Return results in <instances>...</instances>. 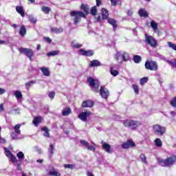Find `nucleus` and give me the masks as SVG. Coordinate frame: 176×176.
Masks as SVG:
<instances>
[{
  "label": "nucleus",
  "instance_id": "53",
  "mask_svg": "<svg viewBox=\"0 0 176 176\" xmlns=\"http://www.w3.org/2000/svg\"><path fill=\"white\" fill-rule=\"evenodd\" d=\"M10 157L12 163H16V162H17V158H16V156L13 155V154L11 155Z\"/></svg>",
  "mask_w": 176,
  "mask_h": 176
},
{
  "label": "nucleus",
  "instance_id": "7",
  "mask_svg": "<svg viewBox=\"0 0 176 176\" xmlns=\"http://www.w3.org/2000/svg\"><path fill=\"white\" fill-rule=\"evenodd\" d=\"M19 50L20 53H21V54H25V56L28 57L30 61H34V60L32 59V57H34V51L32 50L21 47L19 48Z\"/></svg>",
  "mask_w": 176,
  "mask_h": 176
},
{
  "label": "nucleus",
  "instance_id": "5",
  "mask_svg": "<svg viewBox=\"0 0 176 176\" xmlns=\"http://www.w3.org/2000/svg\"><path fill=\"white\" fill-rule=\"evenodd\" d=\"M87 82L89 85V87L92 89L93 91L95 93H98L100 87V81L97 79L93 78V77H89L87 78Z\"/></svg>",
  "mask_w": 176,
  "mask_h": 176
},
{
  "label": "nucleus",
  "instance_id": "41",
  "mask_svg": "<svg viewBox=\"0 0 176 176\" xmlns=\"http://www.w3.org/2000/svg\"><path fill=\"white\" fill-rule=\"evenodd\" d=\"M94 55V51L93 50H87L85 52V56L86 57H91V56Z\"/></svg>",
  "mask_w": 176,
  "mask_h": 176
},
{
  "label": "nucleus",
  "instance_id": "1",
  "mask_svg": "<svg viewBox=\"0 0 176 176\" xmlns=\"http://www.w3.org/2000/svg\"><path fill=\"white\" fill-rule=\"evenodd\" d=\"M70 16L72 20L74 21V25H76L82 21V19H86V14L83 13L82 11H72L70 12Z\"/></svg>",
  "mask_w": 176,
  "mask_h": 176
},
{
  "label": "nucleus",
  "instance_id": "12",
  "mask_svg": "<svg viewBox=\"0 0 176 176\" xmlns=\"http://www.w3.org/2000/svg\"><path fill=\"white\" fill-rule=\"evenodd\" d=\"M99 91L102 98H108V96H109V92L108 91V89H107L105 87H100V89L99 90Z\"/></svg>",
  "mask_w": 176,
  "mask_h": 176
},
{
  "label": "nucleus",
  "instance_id": "47",
  "mask_svg": "<svg viewBox=\"0 0 176 176\" xmlns=\"http://www.w3.org/2000/svg\"><path fill=\"white\" fill-rule=\"evenodd\" d=\"M29 20H30V23H32V24H35L37 21L35 17H34V16H32V15L29 16Z\"/></svg>",
  "mask_w": 176,
  "mask_h": 176
},
{
  "label": "nucleus",
  "instance_id": "36",
  "mask_svg": "<svg viewBox=\"0 0 176 176\" xmlns=\"http://www.w3.org/2000/svg\"><path fill=\"white\" fill-rule=\"evenodd\" d=\"M155 146H157L158 148H160L163 145V143L162 142V140L157 138L155 140Z\"/></svg>",
  "mask_w": 176,
  "mask_h": 176
},
{
  "label": "nucleus",
  "instance_id": "54",
  "mask_svg": "<svg viewBox=\"0 0 176 176\" xmlns=\"http://www.w3.org/2000/svg\"><path fill=\"white\" fill-rule=\"evenodd\" d=\"M80 142L83 145V146H86L87 148L89 146V142H87L86 140H81Z\"/></svg>",
  "mask_w": 176,
  "mask_h": 176
},
{
  "label": "nucleus",
  "instance_id": "50",
  "mask_svg": "<svg viewBox=\"0 0 176 176\" xmlns=\"http://www.w3.org/2000/svg\"><path fill=\"white\" fill-rule=\"evenodd\" d=\"M72 47L74 49H79L80 47H82V44H79V43H72Z\"/></svg>",
  "mask_w": 176,
  "mask_h": 176
},
{
  "label": "nucleus",
  "instance_id": "28",
  "mask_svg": "<svg viewBox=\"0 0 176 176\" xmlns=\"http://www.w3.org/2000/svg\"><path fill=\"white\" fill-rule=\"evenodd\" d=\"M25 34H27V29H25V26H21V29L19 30V35H21V36H25Z\"/></svg>",
  "mask_w": 176,
  "mask_h": 176
},
{
  "label": "nucleus",
  "instance_id": "11",
  "mask_svg": "<svg viewBox=\"0 0 176 176\" xmlns=\"http://www.w3.org/2000/svg\"><path fill=\"white\" fill-rule=\"evenodd\" d=\"M134 146H135V143L131 139L122 144V149H129V148H134Z\"/></svg>",
  "mask_w": 176,
  "mask_h": 176
},
{
  "label": "nucleus",
  "instance_id": "60",
  "mask_svg": "<svg viewBox=\"0 0 176 176\" xmlns=\"http://www.w3.org/2000/svg\"><path fill=\"white\" fill-rule=\"evenodd\" d=\"M5 111V107H3V104H0V112H3Z\"/></svg>",
  "mask_w": 176,
  "mask_h": 176
},
{
  "label": "nucleus",
  "instance_id": "40",
  "mask_svg": "<svg viewBox=\"0 0 176 176\" xmlns=\"http://www.w3.org/2000/svg\"><path fill=\"white\" fill-rule=\"evenodd\" d=\"M110 74L113 76H118V75H119V72L116 71V69H113V68L111 67L110 68Z\"/></svg>",
  "mask_w": 176,
  "mask_h": 176
},
{
  "label": "nucleus",
  "instance_id": "59",
  "mask_svg": "<svg viewBox=\"0 0 176 176\" xmlns=\"http://www.w3.org/2000/svg\"><path fill=\"white\" fill-rule=\"evenodd\" d=\"M44 41L47 42V43H52V39L49 37H44Z\"/></svg>",
  "mask_w": 176,
  "mask_h": 176
},
{
  "label": "nucleus",
  "instance_id": "38",
  "mask_svg": "<svg viewBox=\"0 0 176 176\" xmlns=\"http://www.w3.org/2000/svg\"><path fill=\"white\" fill-rule=\"evenodd\" d=\"M50 8L47 6H43L42 8V12H43V13H45V14H49V13H50Z\"/></svg>",
  "mask_w": 176,
  "mask_h": 176
},
{
  "label": "nucleus",
  "instance_id": "14",
  "mask_svg": "<svg viewBox=\"0 0 176 176\" xmlns=\"http://www.w3.org/2000/svg\"><path fill=\"white\" fill-rule=\"evenodd\" d=\"M103 149L107 152V153H112V150L111 149V145L107 144L105 142L102 140L101 142Z\"/></svg>",
  "mask_w": 176,
  "mask_h": 176
},
{
  "label": "nucleus",
  "instance_id": "56",
  "mask_svg": "<svg viewBox=\"0 0 176 176\" xmlns=\"http://www.w3.org/2000/svg\"><path fill=\"white\" fill-rule=\"evenodd\" d=\"M14 112L15 115H19L20 113V109H14L11 111V112Z\"/></svg>",
  "mask_w": 176,
  "mask_h": 176
},
{
  "label": "nucleus",
  "instance_id": "25",
  "mask_svg": "<svg viewBox=\"0 0 176 176\" xmlns=\"http://www.w3.org/2000/svg\"><path fill=\"white\" fill-rule=\"evenodd\" d=\"M51 31L54 34H61L63 30L62 28H51Z\"/></svg>",
  "mask_w": 176,
  "mask_h": 176
},
{
  "label": "nucleus",
  "instance_id": "8",
  "mask_svg": "<svg viewBox=\"0 0 176 176\" xmlns=\"http://www.w3.org/2000/svg\"><path fill=\"white\" fill-rule=\"evenodd\" d=\"M153 131L155 135H163L166 133V127L155 124L153 126Z\"/></svg>",
  "mask_w": 176,
  "mask_h": 176
},
{
  "label": "nucleus",
  "instance_id": "17",
  "mask_svg": "<svg viewBox=\"0 0 176 176\" xmlns=\"http://www.w3.org/2000/svg\"><path fill=\"white\" fill-rule=\"evenodd\" d=\"M101 12L102 20H107L108 17H109V13H108V10L105 8H102Z\"/></svg>",
  "mask_w": 176,
  "mask_h": 176
},
{
  "label": "nucleus",
  "instance_id": "18",
  "mask_svg": "<svg viewBox=\"0 0 176 176\" xmlns=\"http://www.w3.org/2000/svg\"><path fill=\"white\" fill-rule=\"evenodd\" d=\"M101 62L98 60H93L90 62L89 67H101Z\"/></svg>",
  "mask_w": 176,
  "mask_h": 176
},
{
  "label": "nucleus",
  "instance_id": "46",
  "mask_svg": "<svg viewBox=\"0 0 176 176\" xmlns=\"http://www.w3.org/2000/svg\"><path fill=\"white\" fill-rule=\"evenodd\" d=\"M172 67H176V59H172L170 60H166Z\"/></svg>",
  "mask_w": 176,
  "mask_h": 176
},
{
  "label": "nucleus",
  "instance_id": "2",
  "mask_svg": "<svg viewBox=\"0 0 176 176\" xmlns=\"http://www.w3.org/2000/svg\"><path fill=\"white\" fill-rule=\"evenodd\" d=\"M158 164L160 166H162V167H170V166H173L176 162V157L175 156H171L166 160H163L162 158L157 159Z\"/></svg>",
  "mask_w": 176,
  "mask_h": 176
},
{
  "label": "nucleus",
  "instance_id": "27",
  "mask_svg": "<svg viewBox=\"0 0 176 176\" xmlns=\"http://www.w3.org/2000/svg\"><path fill=\"white\" fill-rule=\"evenodd\" d=\"M42 122V118L41 117H35L33 120V124L37 127L38 124Z\"/></svg>",
  "mask_w": 176,
  "mask_h": 176
},
{
  "label": "nucleus",
  "instance_id": "49",
  "mask_svg": "<svg viewBox=\"0 0 176 176\" xmlns=\"http://www.w3.org/2000/svg\"><path fill=\"white\" fill-rule=\"evenodd\" d=\"M91 13L92 16H96V14H97V8L96 6L91 8Z\"/></svg>",
  "mask_w": 176,
  "mask_h": 176
},
{
  "label": "nucleus",
  "instance_id": "22",
  "mask_svg": "<svg viewBox=\"0 0 176 176\" xmlns=\"http://www.w3.org/2000/svg\"><path fill=\"white\" fill-rule=\"evenodd\" d=\"M16 10L17 13H19L22 17H25V14L24 13V9L21 6H16Z\"/></svg>",
  "mask_w": 176,
  "mask_h": 176
},
{
  "label": "nucleus",
  "instance_id": "21",
  "mask_svg": "<svg viewBox=\"0 0 176 176\" xmlns=\"http://www.w3.org/2000/svg\"><path fill=\"white\" fill-rule=\"evenodd\" d=\"M48 175H50V176H60L61 173H60V172H58L56 169H52V170H50L48 172Z\"/></svg>",
  "mask_w": 176,
  "mask_h": 176
},
{
  "label": "nucleus",
  "instance_id": "43",
  "mask_svg": "<svg viewBox=\"0 0 176 176\" xmlns=\"http://www.w3.org/2000/svg\"><path fill=\"white\" fill-rule=\"evenodd\" d=\"M63 167L65 168H69L70 170H74V168H75V166L74 164H64Z\"/></svg>",
  "mask_w": 176,
  "mask_h": 176
},
{
  "label": "nucleus",
  "instance_id": "52",
  "mask_svg": "<svg viewBox=\"0 0 176 176\" xmlns=\"http://www.w3.org/2000/svg\"><path fill=\"white\" fill-rule=\"evenodd\" d=\"M80 56H86V50L85 49H80L78 52Z\"/></svg>",
  "mask_w": 176,
  "mask_h": 176
},
{
  "label": "nucleus",
  "instance_id": "33",
  "mask_svg": "<svg viewBox=\"0 0 176 176\" xmlns=\"http://www.w3.org/2000/svg\"><path fill=\"white\" fill-rule=\"evenodd\" d=\"M16 157L19 160H24V157H25V156L24 155V153H23V151L18 152L16 154Z\"/></svg>",
  "mask_w": 176,
  "mask_h": 176
},
{
  "label": "nucleus",
  "instance_id": "19",
  "mask_svg": "<svg viewBox=\"0 0 176 176\" xmlns=\"http://www.w3.org/2000/svg\"><path fill=\"white\" fill-rule=\"evenodd\" d=\"M40 69L43 75H44V76H50V72L49 71V68L43 67H41Z\"/></svg>",
  "mask_w": 176,
  "mask_h": 176
},
{
  "label": "nucleus",
  "instance_id": "58",
  "mask_svg": "<svg viewBox=\"0 0 176 176\" xmlns=\"http://www.w3.org/2000/svg\"><path fill=\"white\" fill-rule=\"evenodd\" d=\"M111 2L112 6H116L118 5V0H110Z\"/></svg>",
  "mask_w": 176,
  "mask_h": 176
},
{
  "label": "nucleus",
  "instance_id": "57",
  "mask_svg": "<svg viewBox=\"0 0 176 176\" xmlns=\"http://www.w3.org/2000/svg\"><path fill=\"white\" fill-rule=\"evenodd\" d=\"M88 151H96V147H94V146H90L88 144V146H87Z\"/></svg>",
  "mask_w": 176,
  "mask_h": 176
},
{
  "label": "nucleus",
  "instance_id": "44",
  "mask_svg": "<svg viewBox=\"0 0 176 176\" xmlns=\"http://www.w3.org/2000/svg\"><path fill=\"white\" fill-rule=\"evenodd\" d=\"M10 135L12 140H19V134H17L16 132H12Z\"/></svg>",
  "mask_w": 176,
  "mask_h": 176
},
{
  "label": "nucleus",
  "instance_id": "32",
  "mask_svg": "<svg viewBox=\"0 0 176 176\" xmlns=\"http://www.w3.org/2000/svg\"><path fill=\"white\" fill-rule=\"evenodd\" d=\"M141 60H142V58H141V56L138 55H135L133 56V61L135 64H140V63H141Z\"/></svg>",
  "mask_w": 176,
  "mask_h": 176
},
{
  "label": "nucleus",
  "instance_id": "16",
  "mask_svg": "<svg viewBox=\"0 0 176 176\" xmlns=\"http://www.w3.org/2000/svg\"><path fill=\"white\" fill-rule=\"evenodd\" d=\"M138 14L140 16V17H144V19H146L149 16L148 12H146V10L144 8H140L139 10Z\"/></svg>",
  "mask_w": 176,
  "mask_h": 176
},
{
  "label": "nucleus",
  "instance_id": "30",
  "mask_svg": "<svg viewBox=\"0 0 176 176\" xmlns=\"http://www.w3.org/2000/svg\"><path fill=\"white\" fill-rule=\"evenodd\" d=\"M41 131H44L45 137H47V138H49V137H50V134L49 133V129H47V127H46V126L42 127Z\"/></svg>",
  "mask_w": 176,
  "mask_h": 176
},
{
  "label": "nucleus",
  "instance_id": "23",
  "mask_svg": "<svg viewBox=\"0 0 176 176\" xmlns=\"http://www.w3.org/2000/svg\"><path fill=\"white\" fill-rule=\"evenodd\" d=\"M151 27L154 32H159V30H157V23L155 22V21H151Z\"/></svg>",
  "mask_w": 176,
  "mask_h": 176
},
{
  "label": "nucleus",
  "instance_id": "63",
  "mask_svg": "<svg viewBox=\"0 0 176 176\" xmlns=\"http://www.w3.org/2000/svg\"><path fill=\"white\" fill-rule=\"evenodd\" d=\"M170 116H172V118H174L175 116H176V112L170 111Z\"/></svg>",
  "mask_w": 176,
  "mask_h": 176
},
{
  "label": "nucleus",
  "instance_id": "39",
  "mask_svg": "<svg viewBox=\"0 0 176 176\" xmlns=\"http://www.w3.org/2000/svg\"><path fill=\"white\" fill-rule=\"evenodd\" d=\"M167 45L168 47H170V49H173V50H175L176 52V45L174 44V43L171 41H168Z\"/></svg>",
  "mask_w": 176,
  "mask_h": 176
},
{
  "label": "nucleus",
  "instance_id": "24",
  "mask_svg": "<svg viewBox=\"0 0 176 176\" xmlns=\"http://www.w3.org/2000/svg\"><path fill=\"white\" fill-rule=\"evenodd\" d=\"M13 93L16 100H21V98H23V94H21V91L16 90L14 91Z\"/></svg>",
  "mask_w": 176,
  "mask_h": 176
},
{
  "label": "nucleus",
  "instance_id": "37",
  "mask_svg": "<svg viewBox=\"0 0 176 176\" xmlns=\"http://www.w3.org/2000/svg\"><path fill=\"white\" fill-rule=\"evenodd\" d=\"M35 83H36V82L35 80H32V81H29V82H26L25 87H26L27 90H28V89H30V87H31V86H32V85H35Z\"/></svg>",
  "mask_w": 176,
  "mask_h": 176
},
{
  "label": "nucleus",
  "instance_id": "61",
  "mask_svg": "<svg viewBox=\"0 0 176 176\" xmlns=\"http://www.w3.org/2000/svg\"><path fill=\"white\" fill-rule=\"evenodd\" d=\"M6 91L5 89L0 88V95L5 94Z\"/></svg>",
  "mask_w": 176,
  "mask_h": 176
},
{
  "label": "nucleus",
  "instance_id": "45",
  "mask_svg": "<svg viewBox=\"0 0 176 176\" xmlns=\"http://www.w3.org/2000/svg\"><path fill=\"white\" fill-rule=\"evenodd\" d=\"M4 151H5L6 155L8 157H10V156H12V155H13L12 153V152H10V151H9V149H8V148H6V147L4 148Z\"/></svg>",
  "mask_w": 176,
  "mask_h": 176
},
{
  "label": "nucleus",
  "instance_id": "4",
  "mask_svg": "<svg viewBox=\"0 0 176 176\" xmlns=\"http://www.w3.org/2000/svg\"><path fill=\"white\" fill-rule=\"evenodd\" d=\"M114 58L118 63H122V61H129L130 60V56L129 53L120 51L115 54Z\"/></svg>",
  "mask_w": 176,
  "mask_h": 176
},
{
  "label": "nucleus",
  "instance_id": "51",
  "mask_svg": "<svg viewBox=\"0 0 176 176\" xmlns=\"http://www.w3.org/2000/svg\"><path fill=\"white\" fill-rule=\"evenodd\" d=\"M170 104L173 108H176V97L170 101Z\"/></svg>",
  "mask_w": 176,
  "mask_h": 176
},
{
  "label": "nucleus",
  "instance_id": "26",
  "mask_svg": "<svg viewBox=\"0 0 176 176\" xmlns=\"http://www.w3.org/2000/svg\"><path fill=\"white\" fill-rule=\"evenodd\" d=\"M20 127H21V124H16L14 126V133L18 134V135H20V134H21V131L20 130Z\"/></svg>",
  "mask_w": 176,
  "mask_h": 176
},
{
  "label": "nucleus",
  "instance_id": "31",
  "mask_svg": "<svg viewBox=\"0 0 176 176\" xmlns=\"http://www.w3.org/2000/svg\"><path fill=\"white\" fill-rule=\"evenodd\" d=\"M81 10H83L86 14H89V6L85 4H82L80 6Z\"/></svg>",
  "mask_w": 176,
  "mask_h": 176
},
{
  "label": "nucleus",
  "instance_id": "20",
  "mask_svg": "<svg viewBox=\"0 0 176 176\" xmlns=\"http://www.w3.org/2000/svg\"><path fill=\"white\" fill-rule=\"evenodd\" d=\"M107 21H108L109 24H111V25L113 26V28L115 31L116 30V27H117V25H116L117 21L115 19H112V18H109L107 19Z\"/></svg>",
  "mask_w": 176,
  "mask_h": 176
},
{
  "label": "nucleus",
  "instance_id": "13",
  "mask_svg": "<svg viewBox=\"0 0 176 176\" xmlns=\"http://www.w3.org/2000/svg\"><path fill=\"white\" fill-rule=\"evenodd\" d=\"M94 105L93 100H85L82 102L81 107L82 108H91Z\"/></svg>",
  "mask_w": 176,
  "mask_h": 176
},
{
  "label": "nucleus",
  "instance_id": "42",
  "mask_svg": "<svg viewBox=\"0 0 176 176\" xmlns=\"http://www.w3.org/2000/svg\"><path fill=\"white\" fill-rule=\"evenodd\" d=\"M148 77H144L140 79V85L141 86H144V85H145V83H146V82H148Z\"/></svg>",
  "mask_w": 176,
  "mask_h": 176
},
{
  "label": "nucleus",
  "instance_id": "35",
  "mask_svg": "<svg viewBox=\"0 0 176 176\" xmlns=\"http://www.w3.org/2000/svg\"><path fill=\"white\" fill-rule=\"evenodd\" d=\"M140 157L142 163H144V164H148V161L146 160V156L145 154H141Z\"/></svg>",
  "mask_w": 176,
  "mask_h": 176
},
{
  "label": "nucleus",
  "instance_id": "48",
  "mask_svg": "<svg viewBox=\"0 0 176 176\" xmlns=\"http://www.w3.org/2000/svg\"><path fill=\"white\" fill-rule=\"evenodd\" d=\"M132 87H133L135 94H138V93L140 92V89L138 88V85H133Z\"/></svg>",
  "mask_w": 176,
  "mask_h": 176
},
{
  "label": "nucleus",
  "instance_id": "15",
  "mask_svg": "<svg viewBox=\"0 0 176 176\" xmlns=\"http://www.w3.org/2000/svg\"><path fill=\"white\" fill-rule=\"evenodd\" d=\"M71 113H72V110L69 107H66L62 110L63 116H68L69 115H71Z\"/></svg>",
  "mask_w": 176,
  "mask_h": 176
},
{
  "label": "nucleus",
  "instance_id": "64",
  "mask_svg": "<svg viewBox=\"0 0 176 176\" xmlns=\"http://www.w3.org/2000/svg\"><path fill=\"white\" fill-rule=\"evenodd\" d=\"M87 176H95L94 175H93V173L90 171H87Z\"/></svg>",
  "mask_w": 176,
  "mask_h": 176
},
{
  "label": "nucleus",
  "instance_id": "10",
  "mask_svg": "<svg viewBox=\"0 0 176 176\" xmlns=\"http://www.w3.org/2000/svg\"><path fill=\"white\" fill-rule=\"evenodd\" d=\"M91 115V112L89 111H82L78 115V119L82 122H87V118Z\"/></svg>",
  "mask_w": 176,
  "mask_h": 176
},
{
  "label": "nucleus",
  "instance_id": "29",
  "mask_svg": "<svg viewBox=\"0 0 176 176\" xmlns=\"http://www.w3.org/2000/svg\"><path fill=\"white\" fill-rule=\"evenodd\" d=\"M59 54L60 51L55 50L47 53V57H53L54 56H58Z\"/></svg>",
  "mask_w": 176,
  "mask_h": 176
},
{
  "label": "nucleus",
  "instance_id": "3",
  "mask_svg": "<svg viewBox=\"0 0 176 176\" xmlns=\"http://www.w3.org/2000/svg\"><path fill=\"white\" fill-rule=\"evenodd\" d=\"M123 124L125 127H129L131 130H136L137 128L140 127L141 122L133 120H125L123 121Z\"/></svg>",
  "mask_w": 176,
  "mask_h": 176
},
{
  "label": "nucleus",
  "instance_id": "6",
  "mask_svg": "<svg viewBox=\"0 0 176 176\" xmlns=\"http://www.w3.org/2000/svg\"><path fill=\"white\" fill-rule=\"evenodd\" d=\"M144 42L146 45H148V46H151V47H157L158 44H157V41L154 38L153 36L148 35V34H144Z\"/></svg>",
  "mask_w": 176,
  "mask_h": 176
},
{
  "label": "nucleus",
  "instance_id": "9",
  "mask_svg": "<svg viewBox=\"0 0 176 176\" xmlns=\"http://www.w3.org/2000/svg\"><path fill=\"white\" fill-rule=\"evenodd\" d=\"M144 67L146 69H149L150 71H157V69H159V67L157 66V63L154 60H151L150 62L147 60L145 63Z\"/></svg>",
  "mask_w": 176,
  "mask_h": 176
},
{
  "label": "nucleus",
  "instance_id": "55",
  "mask_svg": "<svg viewBox=\"0 0 176 176\" xmlns=\"http://www.w3.org/2000/svg\"><path fill=\"white\" fill-rule=\"evenodd\" d=\"M54 96H56V93L54 92H50L48 94V96L50 97V98H51V100H53L54 98Z\"/></svg>",
  "mask_w": 176,
  "mask_h": 176
},
{
  "label": "nucleus",
  "instance_id": "62",
  "mask_svg": "<svg viewBox=\"0 0 176 176\" xmlns=\"http://www.w3.org/2000/svg\"><path fill=\"white\" fill-rule=\"evenodd\" d=\"M128 16H133V10H129L127 12Z\"/></svg>",
  "mask_w": 176,
  "mask_h": 176
},
{
  "label": "nucleus",
  "instance_id": "34",
  "mask_svg": "<svg viewBox=\"0 0 176 176\" xmlns=\"http://www.w3.org/2000/svg\"><path fill=\"white\" fill-rule=\"evenodd\" d=\"M54 152V145L50 144L48 148V153L50 156H53Z\"/></svg>",
  "mask_w": 176,
  "mask_h": 176
}]
</instances>
